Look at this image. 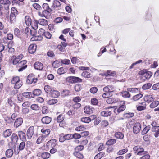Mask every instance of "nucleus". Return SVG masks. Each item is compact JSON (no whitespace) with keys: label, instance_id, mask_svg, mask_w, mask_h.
<instances>
[{"label":"nucleus","instance_id":"obj_1","mask_svg":"<svg viewBox=\"0 0 159 159\" xmlns=\"http://www.w3.org/2000/svg\"><path fill=\"white\" fill-rule=\"evenodd\" d=\"M133 149L134 152L138 155L142 156L148 153L147 151H145L144 149L140 146H135L133 148Z\"/></svg>","mask_w":159,"mask_h":159},{"label":"nucleus","instance_id":"obj_2","mask_svg":"<svg viewBox=\"0 0 159 159\" xmlns=\"http://www.w3.org/2000/svg\"><path fill=\"white\" fill-rule=\"evenodd\" d=\"M32 29H30V35H31L33 37L30 38V41H34V40H38V39L37 36H35V34L37 33L36 29L38 28L37 24H35L34 26L33 27L32 25L31 26Z\"/></svg>","mask_w":159,"mask_h":159},{"label":"nucleus","instance_id":"obj_3","mask_svg":"<svg viewBox=\"0 0 159 159\" xmlns=\"http://www.w3.org/2000/svg\"><path fill=\"white\" fill-rule=\"evenodd\" d=\"M139 75H141V79L145 81L146 79H149L152 75V73L151 71H148L143 73H142V72H139Z\"/></svg>","mask_w":159,"mask_h":159},{"label":"nucleus","instance_id":"obj_4","mask_svg":"<svg viewBox=\"0 0 159 159\" xmlns=\"http://www.w3.org/2000/svg\"><path fill=\"white\" fill-rule=\"evenodd\" d=\"M54 13V11L49 10H43L42 12H38V15L41 17H44L47 19L48 16L51 14Z\"/></svg>","mask_w":159,"mask_h":159},{"label":"nucleus","instance_id":"obj_5","mask_svg":"<svg viewBox=\"0 0 159 159\" xmlns=\"http://www.w3.org/2000/svg\"><path fill=\"white\" fill-rule=\"evenodd\" d=\"M72 139L71 136V134H68L64 135V134H60L59 138V141L61 142H63L66 140H69Z\"/></svg>","mask_w":159,"mask_h":159},{"label":"nucleus","instance_id":"obj_6","mask_svg":"<svg viewBox=\"0 0 159 159\" xmlns=\"http://www.w3.org/2000/svg\"><path fill=\"white\" fill-rule=\"evenodd\" d=\"M26 63V61L25 60H23L18 63L17 64V67L19 68L18 69V71L19 72L22 71L23 70L25 69L27 67V65L25 64Z\"/></svg>","mask_w":159,"mask_h":159},{"label":"nucleus","instance_id":"obj_7","mask_svg":"<svg viewBox=\"0 0 159 159\" xmlns=\"http://www.w3.org/2000/svg\"><path fill=\"white\" fill-rule=\"evenodd\" d=\"M17 11V10L14 7L12 8L11 10V13L10 16V20L11 23L15 22L16 20V16L15 13Z\"/></svg>","mask_w":159,"mask_h":159},{"label":"nucleus","instance_id":"obj_8","mask_svg":"<svg viewBox=\"0 0 159 159\" xmlns=\"http://www.w3.org/2000/svg\"><path fill=\"white\" fill-rule=\"evenodd\" d=\"M141 128V126L139 122L134 123L133 127V132L135 134L138 133Z\"/></svg>","mask_w":159,"mask_h":159},{"label":"nucleus","instance_id":"obj_9","mask_svg":"<svg viewBox=\"0 0 159 159\" xmlns=\"http://www.w3.org/2000/svg\"><path fill=\"white\" fill-rule=\"evenodd\" d=\"M51 7L55 10H59L61 8L60 2L58 0H54L53 2L52 5L51 6Z\"/></svg>","mask_w":159,"mask_h":159},{"label":"nucleus","instance_id":"obj_10","mask_svg":"<svg viewBox=\"0 0 159 159\" xmlns=\"http://www.w3.org/2000/svg\"><path fill=\"white\" fill-rule=\"evenodd\" d=\"M144 99L145 102L149 103L153 101L155 98L153 95H146L145 96Z\"/></svg>","mask_w":159,"mask_h":159},{"label":"nucleus","instance_id":"obj_11","mask_svg":"<svg viewBox=\"0 0 159 159\" xmlns=\"http://www.w3.org/2000/svg\"><path fill=\"white\" fill-rule=\"evenodd\" d=\"M23 122V119L21 118H18L17 119L14 123V126L17 128L20 126Z\"/></svg>","mask_w":159,"mask_h":159},{"label":"nucleus","instance_id":"obj_12","mask_svg":"<svg viewBox=\"0 0 159 159\" xmlns=\"http://www.w3.org/2000/svg\"><path fill=\"white\" fill-rule=\"evenodd\" d=\"M114 89L112 86L108 85L104 88L103 91L106 93H109L113 91Z\"/></svg>","mask_w":159,"mask_h":159},{"label":"nucleus","instance_id":"obj_13","mask_svg":"<svg viewBox=\"0 0 159 159\" xmlns=\"http://www.w3.org/2000/svg\"><path fill=\"white\" fill-rule=\"evenodd\" d=\"M41 93V91L39 89H34L33 93L30 92V98H34V96H39Z\"/></svg>","mask_w":159,"mask_h":159},{"label":"nucleus","instance_id":"obj_14","mask_svg":"<svg viewBox=\"0 0 159 159\" xmlns=\"http://www.w3.org/2000/svg\"><path fill=\"white\" fill-rule=\"evenodd\" d=\"M43 64L40 62H37L34 64V67L36 69L41 70L43 68Z\"/></svg>","mask_w":159,"mask_h":159},{"label":"nucleus","instance_id":"obj_15","mask_svg":"<svg viewBox=\"0 0 159 159\" xmlns=\"http://www.w3.org/2000/svg\"><path fill=\"white\" fill-rule=\"evenodd\" d=\"M52 120V118L48 116H45L43 117L41 121L43 124H48Z\"/></svg>","mask_w":159,"mask_h":159},{"label":"nucleus","instance_id":"obj_16","mask_svg":"<svg viewBox=\"0 0 159 159\" xmlns=\"http://www.w3.org/2000/svg\"><path fill=\"white\" fill-rule=\"evenodd\" d=\"M41 132L43 133L42 137L44 138L49 135L50 132V130L49 129H41Z\"/></svg>","mask_w":159,"mask_h":159},{"label":"nucleus","instance_id":"obj_17","mask_svg":"<svg viewBox=\"0 0 159 159\" xmlns=\"http://www.w3.org/2000/svg\"><path fill=\"white\" fill-rule=\"evenodd\" d=\"M50 93L51 96L54 98H58L60 94L59 92L54 90H52Z\"/></svg>","mask_w":159,"mask_h":159},{"label":"nucleus","instance_id":"obj_18","mask_svg":"<svg viewBox=\"0 0 159 159\" xmlns=\"http://www.w3.org/2000/svg\"><path fill=\"white\" fill-rule=\"evenodd\" d=\"M93 109L92 107L90 106H86L84 108V111L85 113L87 114H90L93 112Z\"/></svg>","mask_w":159,"mask_h":159},{"label":"nucleus","instance_id":"obj_19","mask_svg":"<svg viewBox=\"0 0 159 159\" xmlns=\"http://www.w3.org/2000/svg\"><path fill=\"white\" fill-rule=\"evenodd\" d=\"M18 135L20 139L23 141L26 140L25 134L22 131H20L18 132Z\"/></svg>","mask_w":159,"mask_h":159},{"label":"nucleus","instance_id":"obj_20","mask_svg":"<svg viewBox=\"0 0 159 159\" xmlns=\"http://www.w3.org/2000/svg\"><path fill=\"white\" fill-rule=\"evenodd\" d=\"M12 133V130L11 129H9L6 130L3 133V136L5 138L9 137Z\"/></svg>","mask_w":159,"mask_h":159},{"label":"nucleus","instance_id":"obj_21","mask_svg":"<svg viewBox=\"0 0 159 159\" xmlns=\"http://www.w3.org/2000/svg\"><path fill=\"white\" fill-rule=\"evenodd\" d=\"M13 154V151L11 149H7L6 152L5 154L6 157L10 158L11 157Z\"/></svg>","mask_w":159,"mask_h":159},{"label":"nucleus","instance_id":"obj_22","mask_svg":"<svg viewBox=\"0 0 159 159\" xmlns=\"http://www.w3.org/2000/svg\"><path fill=\"white\" fill-rule=\"evenodd\" d=\"M67 71V69L65 67H62L58 69L57 73L58 74L61 75L65 73Z\"/></svg>","mask_w":159,"mask_h":159},{"label":"nucleus","instance_id":"obj_23","mask_svg":"<svg viewBox=\"0 0 159 159\" xmlns=\"http://www.w3.org/2000/svg\"><path fill=\"white\" fill-rule=\"evenodd\" d=\"M115 135L117 139H122L124 137V134L120 132H116Z\"/></svg>","mask_w":159,"mask_h":159},{"label":"nucleus","instance_id":"obj_24","mask_svg":"<svg viewBox=\"0 0 159 159\" xmlns=\"http://www.w3.org/2000/svg\"><path fill=\"white\" fill-rule=\"evenodd\" d=\"M57 144V142L56 140L55 139H52L49 141L48 143V144L51 146L52 147H54Z\"/></svg>","mask_w":159,"mask_h":159},{"label":"nucleus","instance_id":"obj_25","mask_svg":"<svg viewBox=\"0 0 159 159\" xmlns=\"http://www.w3.org/2000/svg\"><path fill=\"white\" fill-rule=\"evenodd\" d=\"M81 76L86 78H90L92 77L91 74L89 72L86 71H84L81 73Z\"/></svg>","mask_w":159,"mask_h":159},{"label":"nucleus","instance_id":"obj_26","mask_svg":"<svg viewBox=\"0 0 159 159\" xmlns=\"http://www.w3.org/2000/svg\"><path fill=\"white\" fill-rule=\"evenodd\" d=\"M111 112L109 111H105L101 112V115L105 117H107L111 115Z\"/></svg>","mask_w":159,"mask_h":159},{"label":"nucleus","instance_id":"obj_27","mask_svg":"<svg viewBox=\"0 0 159 159\" xmlns=\"http://www.w3.org/2000/svg\"><path fill=\"white\" fill-rule=\"evenodd\" d=\"M18 140V137L17 134L15 133H13L11 136L12 143H16L17 141Z\"/></svg>","mask_w":159,"mask_h":159},{"label":"nucleus","instance_id":"obj_28","mask_svg":"<svg viewBox=\"0 0 159 159\" xmlns=\"http://www.w3.org/2000/svg\"><path fill=\"white\" fill-rule=\"evenodd\" d=\"M125 105H122L119 107L117 110H114V112L116 113V111H117L118 113H120L124 111L125 110Z\"/></svg>","mask_w":159,"mask_h":159},{"label":"nucleus","instance_id":"obj_29","mask_svg":"<svg viewBox=\"0 0 159 159\" xmlns=\"http://www.w3.org/2000/svg\"><path fill=\"white\" fill-rule=\"evenodd\" d=\"M61 63L60 61L56 60L53 62L52 66L54 68H57L60 66Z\"/></svg>","mask_w":159,"mask_h":159},{"label":"nucleus","instance_id":"obj_30","mask_svg":"<svg viewBox=\"0 0 159 159\" xmlns=\"http://www.w3.org/2000/svg\"><path fill=\"white\" fill-rule=\"evenodd\" d=\"M37 46L34 44H30V54H33L36 51Z\"/></svg>","mask_w":159,"mask_h":159},{"label":"nucleus","instance_id":"obj_31","mask_svg":"<svg viewBox=\"0 0 159 159\" xmlns=\"http://www.w3.org/2000/svg\"><path fill=\"white\" fill-rule=\"evenodd\" d=\"M42 8L43 10L53 11V10L49 7L48 4L47 3H44L42 5Z\"/></svg>","mask_w":159,"mask_h":159},{"label":"nucleus","instance_id":"obj_32","mask_svg":"<svg viewBox=\"0 0 159 159\" xmlns=\"http://www.w3.org/2000/svg\"><path fill=\"white\" fill-rule=\"evenodd\" d=\"M159 105V101H155L153 102L150 105V107L151 108H154Z\"/></svg>","mask_w":159,"mask_h":159},{"label":"nucleus","instance_id":"obj_33","mask_svg":"<svg viewBox=\"0 0 159 159\" xmlns=\"http://www.w3.org/2000/svg\"><path fill=\"white\" fill-rule=\"evenodd\" d=\"M122 96L125 98H129L130 97V94L129 92L124 91L121 93Z\"/></svg>","mask_w":159,"mask_h":159},{"label":"nucleus","instance_id":"obj_34","mask_svg":"<svg viewBox=\"0 0 159 159\" xmlns=\"http://www.w3.org/2000/svg\"><path fill=\"white\" fill-rule=\"evenodd\" d=\"M17 116V114L16 113H14L12 114L11 116V118H8L7 119H6V121L7 120H9V121L7 122L8 123H9L10 122H11V119H12L13 120H15V118Z\"/></svg>","mask_w":159,"mask_h":159},{"label":"nucleus","instance_id":"obj_35","mask_svg":"<svg viewBox=\"0 0 159 159\" xmlns=\"http://www.w3.org/2000/svg\"><path fill=\"white\" fill-rule=\"evenodd\" d=\"M20 80V78L18 76L13 77L11 80V83L15 85Z\"/></svg>","mask_w":159,"mask_h":159},{"label":"nucleus","instance_id":"obj_36","mask_svg":"<svg viewBox=\"0 0 159 159\" xmlns=\"http://www.w3.org/2000/svg\"><path fill=\"white\" fill-rule=\"evenodd\" d=\"M73 155L79 159H83V154L79 152L75 151V152L73 153Z\"/></svg>","mask_w":159,"mask_h":159},{"label":"nucleus","instance_id":"obj_37","mask_svg":"<svg viewBox=\"0 0 159 159\" xmlns=\"http://www.w3.org/2000/svg\"><path fill=\"white\" fill-rule=\"evenodd\" d=\"M41 156L43 159H47L50 156V154L49 153L45 152L42 153Z\"/></svg>","mask_w":159,"mask_h":159},{"label":"nucleus","instance_id":"obj_38","mask_svg":"<svg viewBox=\"0 0 159 159\" xmlns=\"http://www.w3.org/2000/svg\"><path fill=\"white\" fill-rule=\"evenodd\" d=\"M39 22L40 24L42 25H48L47 20L43 19H40L39 20Z\"/></svg>","mask_w":159,"mask_h":159},{"label":"nucleus","instance_id":"obj_39","mask_svg":"<svg viewBox=\"0 0 159 159\" xmlns=\"http://www.w3.org/2000/svg\"><path fill=\"white\" fill-rule=\"evenodd\" d=\"M150 126L148 125L145 127L141 132V134L144 135L146 134L150 129Z\"/></svg>","mask_w":159,"mask_h":159},{"label":"nucleus","instance_id":"obj_40","mask_svg":"<svg viewBox=\"0 0 159 159\" xmlns=\"http://www.w3.org/2000/svg\"><path fill=\"white\" fill-rule=\"evenodd\" d=\"M91 120V119L88 117H83L81 119V121L85 123H89Z\"/></svg>","mask_w":159,"mask_h":159},{"label":"nucleus","instance_id":"obj_41","mask_svg":"<svg viewBox=\"0 0 159 159\" xmlns=\"http://www.w3.org/2000/svg\"><path fill=\"white\" fill-rule=\"evenodd\" d=\"M104 155L105 153L104 152H101L95 156L94 159H100Z\"/></svg>","mask_w":159,"mask_h":159},{"label":"nucleus","instance_id":"obj_42","mask_svg":"<svg viewBox=\"0 0 159 159\" xmlns=\"http://www.w3.org/2000/svg\"><path fill=\"white\" fill-rule=\"evenodd\" d=\"M142 94L141 93H139L137 95H136L134 96L133 97L132 99L134 101H136L139 99L141 98L142 97Z\"/></svg>","mask_w":159,"mask_h":159},{"label":"nucleus","instance_id":"obj_43","mask_svg":"<svg viewBox=\"0 0 159 159\" xmlns=\"http://www.w3.org/2000/svg\"><path fill=\"white\" fill-rule=\"evenodd\" d=\"M116 140L114 139H111L107 141L106 144L107 145H111L115 144L116 142Z\"/></svg>","mask_w":159,"mask_h":159},{"label":"nucleus","instance_id":"obj_44","mask_svg":"<svg viewBox=\"0 0 159 159\" xmlns=\"http://www.w3.org/2000/svg\"><path fill=\"white\" fill-rule=\"evenodd\" d=\"M86 128L83 125L80 126L76 127L75 130L78 132L82 131L85 130Z\"/></svg>","mask_w":159,"mask_h":159},{"label":"nucleus","instance_id":"obj_45","mask_svg":"<svg viewBox=\"0 0 159 159\" xmlns=\"http://www.w3.org/2000/svg\"><path fill=\"white\" fill-rule=\"evenodd\" d=\"M44 89L47 93H50L51 91L52 90L51 89V87L48 85H45L44 87Z\"/></svg>","mask_w":159,"mask_h":159},{"label":"nucleus","instance_id":"obj_46","mask_svg":"<svg viewBox=\"0 0 159 159\" xmlns=\"http://www.w3.org/2000/svg\"><path fill=\"white\" fill-rule=\"evenodd\" d=\"M152 85V84L150 83L146 84L142 86V89L144 90H146L150 88Z\"/></svg>","mask_w":159,"mask_h":159},{"label":"nucleus","instance_id":"obj_47","mask_svg":"<svg viewBox=\"0 0 159 159\" xmlns=\"http://www.w3.org/2000/svg\"><path fill=\"white\" fill-rule=\"evenodd\" d=\"M22 85V82L20 80L19 82H18L17 83L14 85V88L15 89H18L21 87Z\"/></svg>","mask_w":159,"mask_h":159},{"label":"nucleus","instance_id":"obj_48","mask_svg":"<svg viewBox=\"0 0 159 159\" xmlns=\"http://www.w3.org/2000/svg\"><path fill=\"white\" fill-rule=\"evenodd\" d=\"M127 90L128 91L133 93L138 92L139 91L138 88H128Z\"/></svg>","mask_w":159,"mask_h":159},{"label":"nucleus","instance_id":"obj_49","mask_svg":"<svg viewBox=\"0 0 159 159\" xmlns=\"http://www.w3.org/2000/svg\"><path fill=\"white\" fill-rule=\"evenodd\" d=\"M84 146L83 145H79L77 146L75 148V151L79 152L83 149Z\"/></svg>","mask_w":159,"mask_h":159},{"label":"nucleus","instance_id":"obj_50","mask_svg":"<svg viewBox=\"0 0 159 159\" xmlns=\"http://www.w3.org/2000/svg\"><path fill=\"white\" fill-rule=\"evenodd\" d=\"M66 81L67 82L73 84V76H71L67 77L66 78Z\"/></svg>","mask_w":159,"mask_h":159},{"label":"nucleus","instance_id":"obj_51","mask_svg":"<svg viewBox=\"0 0 159 159\" xmlns=\"http://www.w3.org/2000/svg\"><path fill=\"white\" fill-rule=\"evenodd\" d=\"M25 24L27 26H29L30 24V17L29 16H26L25 18Z\"/></svg>","mask_w":159,"mask_h":159},{"label":"nucleus","instance_id":"obj_52","mask_svg":"<svg viewBox=\"0 0 159 159\" xmlns=\"http://www.w3.org/2000/svg\"><path fill=\"white\" fill-rule=\"evenodd\" d=\"M82 81V80L78 77L73 76V81L74 83L77 82H81Z\"/></svg>","mask_w":159,"mask_h":159},{"label":"nucleus","instance_id":"obj_53","mask_svg":"<svg viewBox=\"0 0 159 159\" xmlns=\"http://www.w3.org/2000/svg\"><path fill=\"white\" fill-rule=\"evenodd\" d=\"M32 6L33 7L37 10H41L42 8L40 5L36 3L33 4Z\"/></svg>","mask_w":159,"mask_h":159},{"label":"nucleus","instance_id":"obj_54","mask_svg":"<svg viewBox=\"0 0 159 159\" xmlns=\"http://www.w3.org/2000/svg\"><path fill=\"white\" fill-rule=\"evenodd\" d=\"M57 99H52L50 100L48 102V104L50 105H53L57 102Z\"/></svg>","mask_w":159,"mask_h":159},{"label":"nucleus","instance_id":"obj_55","mask_svg":"<svg viewBox=\"0 0 159 159\" xmlns=\"http://www.w3.org/2000/svg\"><path fill=\"white\" fill-rule=\"evenodd\" d=\"M128 150L127 148H125L122 150H120L118 152L117 154L119 155H122L126 153Z\"/></svg>","mask_w":159,"mask_h":159},{"label":"nucleus","instance_id":"obj_56","mask_svg":"<svg viewBox=\"0 0 159 159\" xmlns=\"http://www.w3.org/2000/svg\"><path fill=\"white\" fill-rule=\"evenodd\" d=\"M61 63L65 65H68L70 63V60L67 59H61Z\"/></svg>","mask_w":159,"mask_h":159},{"label":"nucleus","instance_id":"obj_57","mask_svg":"<svg viewBox=\"0 0 159 159\" xmlns=\"http://www.w3.org/2000/svg\"><path fill=\"white\" fill-rule=\"evenodd\" d=\"M14 34L18 37H20V32L19 30L17 28L15 29L14 30Z\"/></svg>","mask_w":159,"mask_h":159},{"label":"nucleus","instance_id":"obj_58","mask_svg":"<svg viewBox=\"0 0 159 159\" xmlns=\"http://www.w3.org/2000/svg\"><path fill=\"white\" fill-rule=\"evenodd\" d=\"M106 75L107 76H111L116 74L115 71H111V70H107L106 73Z\"/></svg>","mask_w":159,"mask_h":159},{"label":"nucleus","instance_id":"obj_59","mask_svg":"<svg viewBox=\"0 0 159 159\" xmlns=\"http://www.w3.org/2000/svg\"><path fill=\"white\" fill-rule=\"evenodd\" d=\"M155 132L154 134V136L155 137H157L159 136V126H155Z\"/></svg>","mask_w":159,"mask_h":159},{"label":"nucleus","instance_id":"obj_60","mask_svg":"<svg viewBox=\"0 0 159 159\" xmlns=\"http://www.w3.org/2000/svg\"><path fill=\"white\" fill-rule=\"evenodd\" d=\"M75 111L74 110H70L67 112V114L70 117H71L73 115L75 114Z\"/></svg>","mask_w":159,"mask_h":159},{"label":"nucleus","instance_id":"obj_61","mask_svg":"<svg viewBox=\"0 0 159 159\" xmlns=\"http://www.w3.org/2000/svg\"><path fill=\"white\" fill-rule=\"evenodd\" d=\"M134 116L133 113H127L124 114V117L126 118H130Z\"/></svg>","mask_w":159,"mask_h":159},{"label":"nucleus","instance_id":"obj_62","mask_svg":"<svg viewBox=\"0 0 159 159\" xmlns=\"http://www.w3.org/2000/svg\"><path fill=\"white\" fill-rule=\"evenodd\" d=\"M39 107L37 104H32L30 106V108L34 110H38L39 108Z\"/></svg>","mask_w":159,"mask_h":159},{"label":"nucleus","instance_id":"obj_63","mask_svg":"<svg viewBox=\"0 0 159 159\" xmlns=\"http://www.w3.org/2000/svg\"><path fill=\"white\" fill-rule=\"evenodd\" d=\"M98 91V88L95 87H92L90 88V92L94 94L97 93Z\"/></svg>","mask_w":159,"mask_h":159},{"label":"nucleus","instance_id":"obj_64","mask_svg":"<svg viewBox=\"0 0 159 159\" xmlns=\"http://www.w3.org/2000/svg\"><path fill=\"white\" fill-rule=\"evenodd\" d=\"M143 155L140 158V159H149L150 158V156L149 154L146 153Z\"/></svg>","mask_w":159,"mask_h":159}]
</instances>
